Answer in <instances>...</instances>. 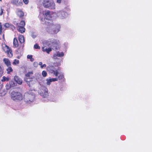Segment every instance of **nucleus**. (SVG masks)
<instances>
[{"instance_id": "1", "label": "nucleus", "mask_w": 152, "mask_h": 152, "mask_svg": "<svg viewBox=\"0 0 152 152\" xmlns=\"http://www.w3.org/2000/svg\"><path fill=\"white\" fill-rule=\"evenodd\" d=\"M58 41L54 39H52L43 42L44 44L50 47V48H47L45 47L42 48V50L44 52H46L47 53H49L52 50V49H56L58 44Z\"/></svg>"}, {"instance_id": "2", "label": "nucleus", "mask_w": 152, "mask_h": 152, "mask_svg": "<svg viewBox=\"0 0 152 152\" xmlns=\"http://www.w3.org/2000/svg\"><path fill=\"white\" fill-rule=\"evenodd\" d=\"M48 26L46 28L47 31L49 34H54L57 33L60 30V26L59 24H53L51 21L45 22Z\"/></svg>"}, {"instance_id": "3", "label": "nucleus", "mask_w": 152, "mask_h": 152, "mask_svg": "<svg viewBox=\"0 0 152 152\" xmlns=\"http://www.w3.org/2000/svg\"><path fill=\"white\" fill-rule=\"evenodd\" d=\"M43 6L50 10L56 9V4L53 0H43L42 2Z\"/></svg>"}, {"instance_id": "4", "label": "nucleus", "mask_w": 152, "mask_h": 152, "mask_svg": "<svg viewBox=\"0 0 152 152\" xmlns=\"http://www.w3.org/2000/svg\"><path fill=\"white\" fill-rule=\"evenodd\" d=\"M52 12H50V11L48 10H45L44 11L40 10H39V17L41 20L44 21L45 20V18L43 19L44 16V17H46L47 18L51 17V15L52 14Z\"/></svg>"}, {"instance_id": "5", "label": "nucleus", "mask_w": 152, "mask_h": 152, "mask_svg": "<svg viewBox=\"0 0 152 152\" xmlns=\"http://www.w3.org/2000/svg\"><path fill=\"white\" fill-rule=\"evenodd\" d=\"M31 93V91H30L29 93H25L24 95V100L27 103H30L34 99L35 95Z\"/></svg>"}, {"instance_id": "6", "label": "nucleus", "mask_w": 152, "mask_h": 152, "mask_svg": "<svg viewBox=\"0 0 152 152\" xmlns=\"http://www.w3.org/2000/svg\"><path fill=\"white\" fill-rule=\"evenodd\" d=\"M11 98L14 100L21 101L23 98L22 95L20 93L14 91L11 93Z\"/></svg>"}, {"instance_id": "7", "label": "nucleus", "mask_w": 152, "mask_h": 152, "mask_svg": "<svg viewBox=\"0 0 152 152\" xmlns=\"http://www.w3.org/2000/svg\"><path fill=\"white\" fill-rule=\"evenodd\" d=\"M39 94L44 98H46L48 96V89L45 86H41L38 90Z\"/></svg>"}, {"instance_id": "8", "label": "nucleus", "mask_w": 152, "mask_h": 152, "mask_svg": "<svg viewBox=\"0 0 152 152\" xmlns=\"http://www.w3.org/2000/svg\"><path fill=\"white\" fill-rule=\"evenodd\" d=\"M47 70L50 73L53 74L57 76L58 74V71L53 66L49 65L47 67Z\"/></svg>"}, {"instance_id": "9", "label": "nucleus", "mask_w": 152, "mask_h": 152, "mask_svg": "<svg viewBox=\"0 0 152 152\" xmlns=\"http://www.w3.org/2000/svg\"><path fill=\"white\" fill-rule=\"evenodd\" d=\"M57 15L59 18L61 19L66 18L67 16V13L63 10H60L58 11Z\"/></svg>"}, {"instance_id": "10", "label": "nucleus", "mask_w": 152, "mask_h": 152, "mask_svg": "<svg viewBox=\"0 0 152 152\" xmlns=\"http://www.w3.org/2000/svg\"><path fill=\"white\" fill-rule=\"evenodd\" d=\"M33 74V72L32 71L28 72L26 75V77L25 78V80L29 86H30V84H29V82L32 81L31 79H30V77L31 75Z\"/></svg>"}, {"instance_id": "11", "label": "nucleus", "mask_w": 152, "mask_h": 152, "mask_svg": "<svg viewBox=\"0 0 152 152\" xmlns=\"http://www.w3.org/2000/svg\"><path fill=\"white\" fill-rule=\"evenodd\" d=\"M58 80L57 78H51L50 77L46 79L45 80L46 82V84L48 85H50L52 82L57 81Z\"/></svg>"}, {"instance_id": "12", "label": "nucleus", "mask_w": 152, "mask_h": 152, "mask_svg": "<svg viewBox=\"0 0 152 152\" xmlns=\"http://www.w3.org/2000/svg\"><path fill=\"white\" fill-rule=\"evenodd\" d=\"M11 3L17 6H22L23 4L21 0H12L11 1Z\"/></svg>"}, {"instance_id": "13", "label": "nucleus", "mask_w": 152, "mask_h": 152, "mask_svg": "<svg viewBox=\"0 0 152 152\" xmlns=\"http://www.w3.org/2000/svg\"><path fill=\"white\" fill-rule=\"evenodd\" d=\"M16 12L17 15L20 18H22L24 15V13L21 9H17Z\"/></svg>"}, {"instance_id": "14", "label": "nucleus", "mask_w": 152, "mask_h": 152, "mask_svg": "<svg viewBox=\"0 0 152 152\" xmlns=\"http://www.w3.org/2000/svg\"><path fill=\"white\" fill-rule=\"evenodd\" d=\"M3 61L5 64L8 67L7 69V73L9 74L10 73V67H9L10 66V61L8 59L4 58L3 59Z\"/></svg>"}, {"instance_id": "15", "label": "nucleus", "mask_w": 152, "mask_h": 152, "mask_svg": "<svg viewBox=\"0 0 152 152\" xmlns=\"http://www.w3.org/2000/svg\"><path fill=\"white\" fill-rule=\"evenodd\" d=\"M64 56V53L63 52H57L53 56L54 58L56 59L57 57H62Z\"/></svg>"}, {"instance_id": "16", "label": "nucleus", "mask_w": 152, "mask_h": 152, "mask_svg": "<svg viewBox=\"0 0 152 152\" xmlns=\"http://www.w3.org/2000/svg\"><path fill=\"white\" fill-rule=\"evenodd\" d=\"M2 49L5 53H7L8 55H9L10 49L8 46L4 44L2 45Z\"/></svg>"}, {"instance_id": "17", "label": "nucleus", "mask_w": 152, "mask_h": 152, "mask_svg": "<svg viewBox=\"0 0 152 152\" xmlns=\"http://www.w3.org/2000/svg\"><path fill=\"white\" fill-rule=\"evenodd\" d=\"M14 80L15 81L19 84H21L22 83V79L17 76L15 77Z\"/></svg>"}, {"instance_id": "18", "label": "nucleus", "mask_w": 152, "mask_h": 152, "mask_svg": "<svg viewBox=\"0 0 152 152\" xmlns=\"http://www.w3.org/2000/svg\"><path fill=\"white\" fill-rule=\"evenodd\" d=\"M17 30L21 33H23L25 31V28L21 26H18Z\"/></svg>"}, {"instance_id": "19", "label": "nucleus", "mask_w": 152, "mask_h": 152, "mask_svg": "<svg viewBox=\"0 0 152 152\" xmlns=\"http://www.w3.org/2000/svg\"><path fill=\"white\" fill-rule=\"evenodd\" d=\"M18 39L20 42L21 43H23L24 42L25 40L24 37L23 35H19L18 37Z\"/></svg>"}, {"instance_id": "20", "label": "nucleus", "mask_w": 152, "mask_h": 152, "mask_svg": "<svg viewBox=\"0 0 152 152\" xmlns=\"http://www.w3.org/2000/svg\"><path fill=\"white\" fill-rule=\"evenodd\" d=\"M13 45L15 47H17L18 45V43L17 39L14 38L13 40Z\"/></svg>"}, {"instance_id": "21", "label": "nucleus", "mask_w": 152, "mask_h": 152, "mask_svg": "<svg viewBox=\"0 0 152 152\" xmlns=\"http://www.w3.org/2000/svg\"><path fill=\"white\" fill-rule=\"evenodd\" d=\"M57 76H58V79L62 80L64 78V76L63 74L62 73H59L58 72V75Z\"/></svg>"}, {"instance_id": "22", "label": "nucleus", "mask_w": 152, "mask_h": 152, "mask_svg": "<svg viewBox=\"0 0 152 152\" xmlns=\"http://www.w3.org/2000/svg\"><path fill=\"white\" fill-rule=\"evenodd\" d=\"M9 77H5V76H3L2 77V79H1V80L2 82L4 81H9Z\"/></svg>"}, {"instance_id": "23", "label": "nucleus", "mask_w": 152, "mask_h": 152, "mask_svg": "<svg viewBox=\"0 0 152 152\" xmlns=\"http://www.w3.org/2000/svg\"><path fill=\"white\" fill-rule=\"evenodd\" d=\"M32 57L33 56L32 55H28L27 56V58L28 59H30L31 62H33L34 61V59Z\"/></svg>"}, {"instance_id": "24", "label": "nucleus", "mask_w": 152, "mask_h": 152, "mask_svg": "<svg viewBox=\"0 0 152 152\" xmlns=\"http://www.w3.org/2000/svg\"><path fill=\"white\" fill-rule=\"evenodd\" d=\"M39 65L40 66V67L41 68H43V67H45L46 66V65L45 64L42 65V62H39Z\"/></svg>"}, {"instance_id": "25", "label": "nucleus", "mask_w": 152, "mask_h": 152, "mask_svg": "<svg viewBox=\"0 0 152 152\" xmlns=\"http://www.w3.org/2000/svg\"><path fill=\"white\" fill-rule=\"evenodd\" d=\"M25 25V23L24 21H21L19 23L18 26H21L24 27Z\"/></svg>"}, {"instance_id": "26", "label": "nucleus", "mask_w": 152, "mask_h": 152, "mask_svg": "<svg viewBox=\"0 0 152 152\" xmlns=\"http://www.w3.org/2000/svg\"><path fill=\"white\" fill-rule=\"evenodd\" d=\"M42 75L43 77H45L47 75V73L45 71H43L42 72Z\"/></svg>"}, {"instance_id": "27", "label": "nucleus", "mask_w": 152, "mask_h": 152, "mask_svg": "<svg viewBox=\"0 0 152 152\" xmlns=\"http://www.w3.org/2000/svg\"><path fill=\"white\" fill-rule=\"evenodd\" d=\"M19 61L16 59H15L13 63V64L14 65H16L19 63Z\"/></svg>"}, {"instance_id": "28", "label": "nucleus", "mask_w": 152, "mask_h": 152, "mask_svg": "<svg viewBox=\"0 0 152 152\" xmlns=\"http://www.w3.org/2000/svg\"><path fill=\"white\" fill-rule=\"evenodd\" d=\"M3 73V70L2 68L0 66V76H2Z\"/></svg>"}, {"instance_id": "29", "label": "nucleus", "mask_w": 152, "mask_h": 152, "mask_svg": "<svg viewBox=\"0 0 152 152\" xmlns=\"http://www.w3.org/2000/svg\"><path fill=\"white\" fill-rule=\"evenodd\" d=\"M34 48L36 49H40V47L37 44H36L34 45Z\"/></svg>"}, {"instance_id": "30", "label": "nucleus", "mask_w": 152, "mask_h": 152, "mask_svg": "<svg viewBox=\"0 0 152 152\" xmlns=\"http://www.w3.org/2000/svg\"><path fill=\"white\" fill-rule=\"evenodd\" d=\"M23 1L25 4L26 5L28 4L29 3V0H23Z\"/></svg>"}, {"instance_id": "31", "label": "nucleus", "mask_w": 152, "mask_h": 152, "mask_svg": "<svg viewBox=\"0 0 152 152\" xmlns=\"http://www.w3.org/2000/svg\"><path fill=\"white\" fill-rule=\"evenodd\" d=\"M10 84H7L6 85V88L7 90H8L10 89V86H9Z\"/></svg>"}, {"instance_id": "32", "label": "nucleus", "mask_w": 152, "mask_h": 152, "mask_svg": "<svg viewBox=\"0 0 152 152\" xmlns=\"http://www.w3.org/2000/svg\"><path fill=\"white\" fill-rule=\"evenodd\" d=\"M4 26L6 28H9L10 27V24L9 23H6Z\"/></svg>"}, {"instance_id": "33", "label": "nucleus", "mask_w": 152, "mask_h": 152, "mask_svg": "<svg viewBox=\"0 0 152 152\" xmlns=\"http://www.w3.org/2000/svg\"><path fill=\"white\" fill-rule=\"evenodd\" d=\"M10 28H11L13 30L15 29V27L13 25H10Z\"/></svg>"}, {"instance_id": "34", "label": "nucleus", "mask_w": 152, "mask_h": 152, "mask_svg": "<svg viewBox=\"0 0 152 152\" xmlns=\"http://www.w3.org/2000/svg\"><path fill=\"white\" fill-rule=\"evenodd\" d=\"M33 65L34 66L37 67L38 65V64L37 62H34L33 63Z\"/></svg>"}, {"instance_id": "35", "label": "nucleus", "mask_w": 152, "mask_h": 152, "mask_svg": "<svg viewBox=\"0 0 152 152\" xmlns=\"http://www.w3.org/2000/svg\"><path fill=\"white\" fill-rule=\"evenodd\" d=\"M2 31V27L1 23H0V34H1Z\"/></svg>"}, {"instance_id": "36", "label": "nucleus", "mask_w": 152, "mask_h": 152, "mask_svg": "<svg viewBox=\"0 0 152 152\" xmlns=\"http://www.w3.org/2000/svg\"><path fill=\"white\" fill-rule=\"evenodd\" d=\"M5 94V93L4 92H3L2 93L0 92V96H4Z\"/></svg>"}, {"instance_id": "37", "label": "nucleus", "mask_w": 152, "mask_h": 152, "mask_svg": "<svg viewBox=\"0 0 152 152\" xmlns=\"http://www.w3.org/2000/svg\"><path fill=\"white\" fill-rule=\"evenodd\" d=\"M61 0H57L56 3H58V4H60L61 3Z\"/></svg>"}, {"instance_id": "38", "label": "nucleus", "mask_w": 152, "mask_h": 152, "mask_svg": "<svg viewBox=\"0 0 152 152\" xmlns=\"http://www.w3.org/2000/svg\"><path fill=\"white\" fill-rule=\"evenodd\" d=\"M2 86L1 85V83L0 82V92L1 91V90L2 88Z\"/></svg>"}, {"instance_id": "39", "label": "nucleus", "mask_w": 152, "mask_h": 152, "mask_svg": "<svg viewBox=\"0 0 152 152\" xmlns=\"http://www.w3.org/2000/svg\"><path fill=\"white\" fill-rule=\"evenodd\" d=\"M1 13L0 14V15H1L3 13V10L1 8Z\"/></svg>"}, {"instance_id": "40", "label": "nucleus", "mask_w": 152, "mask_h": 152, "mask_svg": "<svg viewBox=\"0 0 152 152\" xmlns=\"http://www.w3.org/2000/svg\"><path fill=\"white\" fill-rule=\"evenodd\" d=\"M12 69L10 67V72H12Z\"/></svg>"}, {"instance_id": "41", "label": "nucleus", "mask_w": 152, "mask_h": 152, "mask_svg": "<svg viewBox=\"0 0 152 152\" xmlns=\"http://www.w3.org/2000/svg\"><path fill=\"white\" fill-rule=\"evenodd\" d=\"M11 52H12V51L10 50V54H11L12 55V54L11 53Z\"/></svg>"}, {"instance_id": "42", "label": "nucleus", "mask_w": 152, "mask_h": 152, "mask_svg": "<svg viewBox=\"0 0 152 152\" xmlns=\"http://www.w3.org/2000/svg\"><path fill=\"white\" fill-rule=\"evenodd\" d=\"M0 1H1V0H0Z\"/></svg>"}]
</instances>
